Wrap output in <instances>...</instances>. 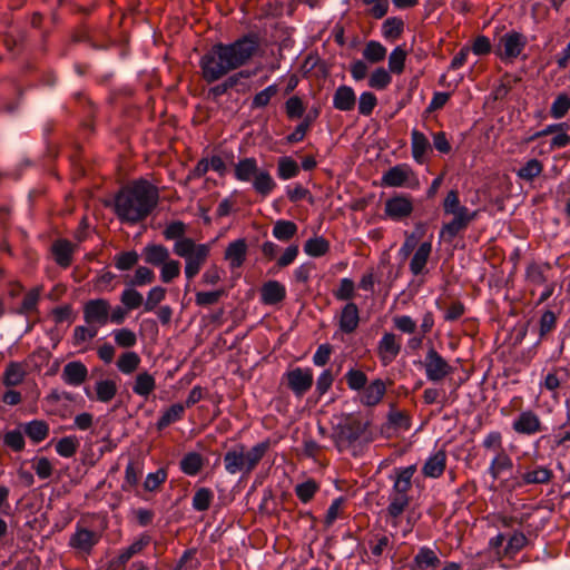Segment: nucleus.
Wrapping results in <instances>:
<instances>
[{
    "label": "nucleus",
    "instance_id": "obj_34",
    "mask_svg": "<svg viewBox=\"0 0 570 570\" xmlns=\"http://www.w3.org/2000/svg\"><path fill=\"white\" fill-rule=\"evenodd\" d=\"M204 460L197 452H189L180 461V469L187 475H196L203 468Z\"/></svg>",
    "mask_w": 570,
    "mask_h": 570
},
{
    "label": "nucleus",
    "instance_id": "obj_38",
    "mask_svg": "<svg viewBox=\"0 0 570 570\" xmlns=\"http://www.w3.org/2000/svg\"><path fill=\"white\" fill-rule=\"evenodd\" d=\"M299 168L297 163L291 157H281L277 161V175L281 179L287 180L298 175Z\"/></svg>",
    "mask_w": 570,
    "mask_h": 570
},
{
    "label": "nucleus",
    "instance_id": "obj_55",
    "mask_svg": "<svg viewBox=\"0 0 570 570\" xmlns=\"http://www.w3.org/2000/svg\"><path fill=\"white\" fill-rule=\"evenodd\" d=\"M277 92H278V88L276 85L268 86L267 88L257 92L254 96L253 101H252V107L253 108L266 107L269 104L271 99L277 95Z\"/></svg>",
    "mask_w": 570,
    "mask_h": 570
},
{
    "label": "nucleus",
    "instance_id": "obj_49",
    "mask_svg": "<svg viewBox=\"0 0 570 570\" xmlns=\"http://www.w3.org/2000/svg\"><path fill=\"white\" fill-rule=\"evenodd\" d=\"M392 81V77L384 68L375 69L368 79V86L376 90L385 89Z\"/></svg>",
    "mask_w": 570,
    "mask_h": 570
},
{
    "label": "nucleus",
    "instance_id": "obj_60",
    "mask_svg": "<svg viewBox=\"0 0 570 570\" xmlns=\"http://www.w3.org/2000/svg\"><path fill=\"white\" fill-rule=\"evenodd\" d=\"M4 444L16 452H20L24 449V438L21 431L12 430L8 431L3 436Z\"/></svg>",
    "mask_w": 570,
    "mask_h": 570
},
{
    "label": "nucleus",
    "instance_id": "obj_24",
    "mask_svg": "<svg viewBox=\"0 0 570 570\" xmlns=\"http://www.w3.org/2000/svg\"><path fill=\"white\" fill-rule=\"evenodd\" d=\"M432 253V244L431 242L422 243L416 252L414 253L411 262H410V271L413 275L417 276L425 272L426 263Z\"/></svg>",
    "mask_w": 570,
    "mask_h": 570
},
{
    "label": "nucleus",
    "instance_id": "obj_19",
    "mask_svg": "<svg viewBox=\"0 0 570 570\" xmlns=\"http://www.w3.org/2000/svg\"><path fill=\"white\" fill-rule=\"evenodd\" d=\"M412 157L417 164H424L428 153L431 151V144L425 135L417 129L411 131Z\"/></svg>",
    "mask_w": 570,
    "mask_h": 570
},
{
    "label": "nucleus",
    "instance_id": "obj_46",
    "mask_svg": "<svg viewBox=\"0 0 570 570\" xmlns=\"http://www.w3.org/2000/svg\"><path fill=\"white\" fill-rule=\"evenodd\" d=\"M120 302L130 312L144 304V296L135 288L128 287L121 293Z\"/></svg>",
    "mask_w": 570,
    "mask_h": 570
},
{
    "label": "nucleus",
    "instance_id": "obj_37",
    "mask_svg": "<svg viewBox=\"0 0 570 570\" xmlns=\"http://www.w3.org/2000/svg\"><path fill=\"white\" fill-rule=\"evenodd\" d=\"M26 434L36 443L43 441L49 434V426L46 422L35 420L26 424Z\"/></svg>",
    "mask_w": 570,
    "mask_h": 570
},
{
    "label": "nucleus",
    "instance_id": "obj_31",
    "mask_svg": "<svg viewBox=\"0 0 570 570\" xmlns=\"http://www.w3.org/2000/svg\"><path fill=\"white\" fill-rule=\"evenodd\" d=\"M297 233V225L292 220L279 219L275 222L273 227V236L281 240L287 242L292 239Z\"/></svg>",
    "mask_w": 570,
    "mask_h": 570
},
{
    "label": "nucleus",
    "instance_id": "obj_39",
    "mask_svg": "<svg viewBox=\"0 0 570 570\" xmlns=\"http://www.w3.org/2000/svg\"><path fill=\"white\" fill-rule=\"evenodd\" d=\"M26 376V372L21 364L10 363L3 374V384L6 386L19 385Z\"/></svg>",
    "mask_w": 570,
    "mask_h": 570
},
{
    "label": "nucleus",
    "instance_id": "obj_40",
    "mask_svg": "<svg viewBox=\"0 0 570 570\" xmlns=\"http://www.w3.org/2000/svg\"><path fill=\"white\" fill-rule=\"evenodd\" d=\"M140 364V357L136 352H126L117 361L118 370L124 374H131Z\"/></svg>",
    "mask_w": 570,
    "mask_h": 570
},
{
    "label": "nucleus",
    "instance_id": "obj_20",
    "mask_svg": "<svg viewBox=\"0 0 570 570\" xmlns=\"http://www.w3.org/2000/svg\"><path fill=\"white\" fill-rule=\"evenodd\" d=\"M246 254V240L244 238H239L228 244L225 250V259L228 261L232 268H238L244 264Z\"/></svg>",
    "mask_w": 570,
    "mask_h": 570
},
{
    "label": "nucleus",
    "instance_id": "obj_36",
    "mask_svg": "<svg viewBox=\"0 0 570 570\" xmlns=\"http://www.w3.org/2000/svg\"><path fill=\"white\" fill-rule=\"evenodd\" d=\"M275 186L276 184L268 171L259 170L254 177L253 187L263 196L269 195Z\"/></svg>",
    "mask_w": 570,
    "mask_h": 570
},
{
    "label": "nucleus",
    "instance_id": "obj_33",
    "mask_svg": "<svg viewBox=\"0 0 570 570\" xmlns=\"http://www.w3.org/2000/svg\"><path fill=\"white\" fill-rule=\"evenodd\" d=\"M185 412V405L180 403H175L169 406L163 415L159 417L157 422V429L159 431L164 430L168 425L181 420Z\"/></svg>",
    "mask_w": 570,
    "mask_h": 570
},
{
    "label": "nucleus",
    "instance_id": "obj_61",
    "mask_svg": "<svg viewBox=\"0 0 570 570\" xmlns=\"http://www.w3.org/2000/svg\"><path fill=\"white\" fill-rule=\"evenodd\" d=\"M377 105V99L373 92L365 91L358 99V112L363 116H370Z\"/></svg>",
    "mask_w": 570,
    "mask_h": 570
},
{
    "label": "nucleus",
    "instance_id": "obj_47",
    "mask_svg": "<svg viewBox=\"0 0 570 570\" xmlns=\"http://www.w3.org/2000/svg\"><path fill=\"white\" fill-rule=\"evenodd\" d=\"M543 166L538 159L528 160L519 170L517 175L519 178L531 181L542 173Z\"/></svg>",
    "mask_w": 570,
    "mask_h": 570
},
{
    "label": "nucleus",
    "instance_id": "obj_57",
    "mask_svg": "<svg viewBox=\"0 0 570 570\" xmlns=\"http://www.w3.org/2000/svg\"><path fill=\"white\" fill-rule=\"evenodd\" d=\"M180 274V263L175 259H167L161 265L160 278L164 283H170L174 278Z\"/></svg>",
    "mask_w": 570,
    "mask_h": 570
},
{
    "label": "nucleus",
    "instance_id": "obj_9",
    "mask_svg": "<svg viewBox=\"0 0 570 570\" xmlns=\"http://www.w3.org/2000/svg\"><path fill=\"white\" fill-rule=\"evenodd\" d=\"M283 380L296 397H302L312 387L314 377L311 368L295 367L287 371Z\"/></svg>",
    "mask_w": 570,
    "mask_h": 570
},
{
    "label": "nucleus",
    "instance_id": "obj_45",
    "mask_svg": "<svg viewBox=\"0 0 570 570\" xmlns=\"http://www.w3.org/2000/svg\"><path fill=\"white\" fill-rule=\"evenodd\" d=\"M97 334H98V328L96 326H92V325L76 326L73 328V334H72V344L75 346H81L86 342H89L92 338H95L97 336Z\"/></svg>",
    "mask_w": 570,
    "mask_h": 570
},
{
    "label": "nucleus",
    "instance_id": "obj_62",
    "mask_svg": "<svg viewBox=\"0 0 570 570\" xmlns=\"http://www.w3.org/2000/svg\"><path fill=\"white\" fill-rule=\"evenodd\" d=\"M409 505V498L404 494H395L387 507V512L391 517L397 518L403 513L405 508Z\"/></svg>",
    "mask_w": 570,
    "mask_h": 570
},
{
    "label": "nucleus",
    "instance_id": "obj_21",
    "mask_svg": "<svg viewBox=\"0 0 570 570\" xmlns=\"http://www.w3.org/2000/svg\"><path fill=\"white\" fill-rule=\"evenodd\" d=\"M286 296V288L277 281L266 282L261 289V301L265 305H275Z\"/></svg>",
    "mask_w": 570,
    "mask_h": 570
},
{
    "label": "nucleus",
    "instance_id": "obj_4",
    "mask_svg": "<svg viewBox=\"0 0 570 570\" xmlns=\"http://www.w3.org/2000/svg\"><path fill=\"white\" fill-rule=\"evenodd\" d=\"M443 212L445 215H452L451 222L444 224L441 228V237L454 238L461 230L475 218L476 212H470L468 207L461 205L458 190H450L443 202Z\"/></svg>",
    "mask_w": 570,
    "mask_h": 570
},
{
    "label": "nucleus",
    "instance_id": "obj_15",
    "mask_svg": "<svg viewBox=\"0 0 570 570\" xmlns=\"http://www.w3.org/2000/svg\"><path fill=\"white\" fill-rule=\"evenodd\" d=\"M401 351L400 340L394 333H384L377 345V354L383 365L392 363Z\"/></svg>",
    "mask_w": 570,
    "mask_h": 570
},
{
    "label": "nucleus",
    "instance_id": "obj_53",
    "mask_svg": "<svg viewBox=\"0 0 570 570\" xmlns=\"http://www.w3.org/2000/svg\"><path fill=\"white\" fill-rule=\"evenodd\" d=\"M406 52L401 47H396L389 57V69L393 73L400 75L404 69Z\"/></svg>",
    "mask_w": 570,
    "mask_h": 570
},
{
    "label": "nucleus",
    "instance_id": "obj_22",
    "mask_svg": "<svg viewBox=\"0 0 570 570\" xmlns=\"http://www.w3.org/2000/svg\"><path fill=\"white\" fill-rule=\"evenodd\" d=\"M356 104L354 90L345 85L337 87L333 95V106L340 111H351Z\"/></svg>",
    "mask_w": 570,
    "mask_h": 570
},
{
    "label": "nucleus",
    "instance_id": "obj_17",
    "mask_svg": "<svg viewBox=\"0 0 570 570\" xmlns=\"http://www.w3.org/2000/svg\"><path fill=\"white\" fill-rule=\"evenodd\" d=\"M360 323V312L355 303H346L340 314L338 326L340 330L345 334L353 333Z\"/></svg>",
    "mask_w": 570,
    "mask_h": 570
},
{
    "label": "nucleus",
    "instance_id": "obj_64",
    "mask_svg": "<svg viewBox=\"0 0 570 570\" xmlns=\"http://www.w3.org/2000/svg\"><path fill=\"white\" fill-rule=\"evenodd\" d=\"M393 324L396 330L405 334H413L416 330V322L409 315L394 316Z\"/></svg>",
    "mask_w": 570,
    "mask_h": 570
},
{
    "label": "nucleus",
    "instance_id": "obj_11",
    "mask_svg": "<svg viewBox=\"0 0 570 570\" xmlns=\"http://www.w3.org/2000/svg\"><path fill=\"white\" fill-rule=\"evenodd\" d=\"M109 312L110 304L106 298L89 299L83 305V320L87 325L99 328L109 322Z\"/></svg>",
    "mask_w": 570,
    "mask_h": 570
},
{
    "label": "nucleus",
    "instance_id": "obj_63",
    "mask_svg": "<svg viewBox=\"0 0 570 570\" xmlns=\"http://www.w3.org/2000/svg\"><path fill=\"white\" fill-rule=\"evenodd\" d=\"M165 295H166L165 288H163L160 286L153 287L148 292L147 299L144 304L145 311L146 312L154 311L155 307L165 298Z\"/></svg>",
    "mask_w": 570,
    "mask_h": 570
},
{
    "label": "nucleus",
    "instance_id": "obj_13",
    "mask_svg": "<svg viewBox=\"0 0 570 570\" xmlns=\"http://www.w3.org/2000/svg\"><path fill=\"white\" fill-rule=\"evenodd\" d=\"M101 534L87 528H77L70 537L69 544L78 553L89 554L92 548L100 541Z\"/></svg>",
    "mask_w": 570,
    "mask_h": 570
},
{
    "label": "nucleus",
    "instance_id": "obj_59",
    "mask_svg": "<svg viewBox=\"0 0 570 570\" xmlns=\"http://www.w3.org/2000/svg\"><path fill=\"white\" fill-rule=\"evenodd\" d=\"M317 490H318V485L313 480H308V481L299 483L295 487L296 495L304 503L308 502L314 497V494L316 493Z\"/></svg>",
    "mask_w": 570,
    "mask_h": 570
},
{
    "label": "nucleus",
    "instance_id": "obj_7",
    "mask_svg": "<svg viewBox=\"0 0 570 570\" xmlns=\"http://www.w3.org/2000/svg\"><path fill=\"white\" fill-rule=\"evenodd\" d=\"M382 185L386 187L419 188V179L412 168L406 164L396 165L386 170L382 176Z\"/></svg>",
    "mask_w": 570,
    "mask_h": 570
},
{
    "label": "nucleus",
    "instance_id": "obj_48",
    "mask_svg": "<svg viewBox=\"0 0 570 570\" xmlns=\"http://www.w3.org/2000/svg\"><path fill=\"white\" fill-rule=\"evenodd\" d=\"M214 499V493L208 488L198 489L193 497V508L196 511H206L209 509Z\"/></svg>",
    "mask_w": 570,
    "mask_h": 570
},
{
    "label": "nucleus",
    "instance_id": "obj_56",
    "mask_svg": "<svg viewBox=\"0 0 570 570\" xmlns=\"http://www.w3.org/2000/svg\"><path fill=\"white\" fill-rule=\"evenodd\" d=\"M138 259H139V256H138L137 252H135V250L124 252V253L118 254L115 257V266L119 271H128L137 264Z\"/></svg>",
    "mask_w": 570,
    "mask_h": 570
},
{
    "label": "nucleus",
    "instance_id": "obj_8",
    "mask_svg": "<svg viewBox=\"0 0 570 570\" xmlns=\"http://www.w3.org/2000/svg\"><path fill=\"white\" fill-rule=\"evenodd\" d=\"M528 43L527 37L518 31H509L499 38L497 55L504 61L517 59Z\"/></svg>",
    "mask_w": 570,
    "mask_h": 570
},
{
    "label": "nucleus",
    "instance_id": "obj_41",
    "mask_svg": "<svg viewBox=\"0 0 570 570\" xmlns=\"http://www.w3.org/2000/svg\"><path fill=\"white\" fill-rule=\"evenodd\" d=\"M330 249L328 242L323 237H314L306 240L304 252L312 257L325 255Z\"/></svg>",
    "mask_w": 570,
    "mask_h": 570
},
{
    "label": "nucleus",
    "instance_id": "obj_14",
    "mask_svg": "<svg viewBox=\"0 0 570 570\" xmlns=\"http://www.w3.org/2000/svg\"><path fill=\"white\" fill-rule=\"evenodd\" d=\"M512 429L524 435H533L544 430L540 417L531 410L522 411L513 421Z\"/></svg>",
    "mask_w": 570,
    "mask_h": 570
},
{
    "label": "nucleus",
    "instance_id": "obj_28",
    "mask_svg": "<svg viewBox=\"0 0 570 570\" xmlns=\"http://www.w3.org/2000/svg\"><path fill=\"white\" fill-rule=\"evenodd\" d=\"M258 171L255 158H244L235 166V177L240 181L252 180Z\"/></svg>",
    "mask_w": 570,
    "mask_h": 570
},
{
    "label": "nucleus",
    "instance_id": "obj_35",
    "mask_svg": "<svg viewBox=\"0 0 570 570\" xmlns=\"http://www.w3.org/2000/svg\"><path fill=\"white\" fill-rule=\"evenodd\" d=\"M386 48L379 41H368L363 49V57L371 63H377L385 59Z\"/></svg>",
    "mask_w": 570,
    "mask_h": 570
},
{
    "label": "nucleus",
    "instance_id": "obj_29",
    "mask_svg": "<svg viewBox=\"0 0 570 570\" xmlns=\"http://www.w3.org/2000/svg\"><path fill=\"white\" fill-rule=\"evenodd\" d=\"M513 466L512 459L503 450L495 453L489 466V473L493 479H498L502 472L510 471Z\"/></svg>",
    "mask_w": 570,
    "mask_h": 570
},
{
    "label": "nucleus",
    "instance_id": "obj_3",
    "mask_svg": "<svg viewBox=\"0 0 570 570\" xmlns=\"http://www.w3.org/2000/svg\"><path fill=\"white\" fill-rule=\"evenodd\" d=\"M269 450V441H263L250 449L238 443L224 454V466L227 473L250 474Z\"/></svg>",
    "mask_w": 570,
    "mask_h": 570
},
{
    "label": "nucleus",
    "instance_id": "obj_42",
    "mask_svg": "<svg viewBox=\"0 0 570 570\" xmlns=\"http://www.w3.org/2000/svg\"><path fill=\"white\" fill-rule=\"evenodd\" d=\"M117 393V385L111 380H101L96 383L97 400L102 403L110 402Z\"/></svg>",
    "mask_w": 570,
    "mask_h": 570
},
{
    "label": "nucleus",
    "instance_id": "obj_25",
    "mask_svg": "<svg viewBox=\"0 0 570 570\" xmlns=\"http://www.w3.org/2000/svg\"><path fill=\"white\" fill-rule=\"evenodd\" d=\"M445 464L446 454L444 451L440 450L426 460L422 472L425 476L439 478L443 473Z\"/></svg>",
    "mask_w": 570,
    "mask_h": 570
},
{
    "label": "nucleus",
    "instance_id": "obj_43",
    "mask_svg": "<svg viewBox=\"0 0 570 570\" xmlns=\"http://www.w3.org/2000/svg\"><path fill=\"white\" fill-rule=\"evenodd\" d=\"M79 448V440L75 435H69L60 439L56 444L57 453L62 458H71L76 454Z\"/></svg>",
    "mask_w": 570,
    "mask_h": 570
},
{
    "label": "nucleus",
    "instance_id": "obj_1",
    "mask_svg": "<svg viewBox=\"0 0 570 570\" xmlns=\"http://www.w3.org/2000/svg\"><path fill=\"white\" fill-rule=\"evenodd\" d=\"M258 49L255 37L245 36L233 43L214 45L202 58V76L208 83L214 82L230 71L246 65Z\"/></svg>",
    "mask_w": 570,
    "mask_h": 570
},
{
    "label": "nucleus",
    "instance_id": "obj_27",
    "mask_svg": "<svg viewBox=\"0 0 570 570\" xmlns=\"http://www.w3.org/2000/svg\"><path fill=\"white\" fill-rule=\"evenodd\" d=\"M52 253L57 264L61 267H68L72 261L73 245L66 239L53 243Z\"/></svg>",
    "mask_w": 570,
    "mask_h": 570
},
{
    "label": "nucleus",
    "instance_id": "obj_44",
    "mask_svg": "<svg viewBox=\"0 0 570 570\" xmlns=\"http://www.w3.org/2000/svg\"><path fill=\"white\" fill-rule=\"evenodd\" d=\"M414 466H407L399 472L397 478L394 482L395 494L406 495L407 491L411 489V480L414 474Z\"/></svg>",
    "mask_w": 570,
    "mask_h": 570
},
{
    "label": "nucleus",
    "instance_id": "obj_58",
    "mask_svg": "<svg viewBox=\"0 0 570 570\" xmlns=\"http://www.w3.org/2000/svg\"><path fill=\"white\" fill-rule=\"evenodd\" d=\"M570 109V98L559 95L551 105L550 114L554 119L562 118Z\"/></svg>",
    "mask_w": 570,
    "mask_h": 570
},
{
    "label": "nucleus",
    "instance_id": "obj_5",
    "mask_svg": "<svg viewBox=\"0 0 570 570\" xmlns=\"http://www.w3.org/2000/svg\"><path fill=\"white\" fill-rule=\"evenodd\" d=\"M174 253L185 259V275L190 281L206 263L210 253V245L197 244L194 239H183L174 244Z\"/></svg>",
    "mask_w": 570,
    "mask_h": 570
},
{
    "label": "nucleus",
    "instance_id": "obj_32",
    "mask_svg": "<svg viewBox=\"0 0 570 570\" xmlns=\"http://www.w3.org/2000/svg\"><path fill=\"white\" fill-rule=\"evenodd\" d=\"M155 387L156 382L154 376L147 372H142L136 376L132 391L139 396L148 397L149 394L155 390Z\"/></svg>",
    "mask_w": 570,
    "mask_h": 570
},
{
    "label": "nucleus",
    "instance_id": "obj_18",
    "mask_svg": "<svg viewBox=\"0 0 570 570\" xmlns=\"http://www.w3.org/2000/svg\"><path fill=\"white\" fill-rule=\"evenodd\" d=\"M61 376L67 384L79 386L86 381L88 370L86 365L79 361L69 362L63 366Z\"/></svg>",
    "mask_w": 570,
    "mask_h": 570
},
{
    "label": "nucleus",
    "instance_id": "obj_23",
    "mask_svg": "<svg viewBox=\"0 0 570 570\" xmlns=\"http://www.w3.org/2000/svg\"><path fill=\"white\" fill-rule=\"evenodd\" d=\"M552 478V470L542 465L529 466L521 476L522 483L525 485L548 484Z\"/></svg>",
    "mask_w": 570,
    "mask_h": 570
},
{
    "label": "nucleus",
    "instance_id": "obj_6",
    "mask_svg": "<svg viewBox=\"0 0 570 570\" xmlns=\"http://www.w3.org/2000/svg\"><path fill=\"white\" fill-rule=\"evenodd\" d=\"M366 425L360 420L347 416L333 430L332 439L340 452L351 448L365 432Z\"/></svg>",
    "mask_w": 570,
    "mask_h": 570
},
{
    "label": "nucleus",
    "instance_id": "obj_26",
    "mask_svg": "<svg viewBox=\"0 0 570 570\" xmlns=\"http://www.w3.org/2000/svg\"><path fill=\"white\" fill-rule=\"evenodd\" d=\"M144 259L147 264L161 266L169 258V250L157 244H148L142 250Z\"/></svg>",
    "mask_w": 570,
    "mask_h": 570
},
{
    "label": "nucleus",
    "instance_id": "obj_30",
    "mask_svg": "<svg viewBox=\"0 0 570 570\" xmlns=\"http://www.w3.org/2000/svg\"><path fill=\"white\" fill-rule=\"evenodd\" d=\"M414 562L417 569L426 570L439 567L441 561L432 549L422 547L416 553Z\"/></svg>",
    "mask_w": 570,
    "mask_h": 570
},
{
    "label": "nucleus",
    "instance_id": "obj_10",
    "mask_svg": "<svg viewBox=\"0 0 570 570\" xmlns=\"http://www.w3.org/2000/svg\"><path fill=\"white\" fill-rule=\"evenodd\" d=\"M423 366L426 379L431 382H440L452 373V366L434 348H430L425 355Z\"/></svg>",
    "mask_w": 570,
    "mask_h": 570
},
{
    "label": "nucleus",
    "instance_id": "obj_54",
    "mask_svg": "<svg viewBox=\"0 0 570 570\" xmlns=\"http://www.w3.org/2000/svg\"><path fill=\"white\" fill-rule=\"evenodd\" d=\"M185 233L186 225L180 220H176L166 226L164 236L166 239H175V243H179L183 239H189L188 237H185Z\"/></svg>",
    "mask_w": 570,
    "mask_h": 570
},
{
    "label": "nucleus",
    "instance_id": "obj_52",
    "mask_svg": "<svg viewBox=\"0 0 570 570\" xmlns=\"http://www.w3.org/2000/svg\"><path fill=\"white\" fill-rule=\"evenodd\" d=\"M333 295L338 301H350L355 296V285L351 278H342L338 287L333 292Z\"/></svg>",
    "mask_w": 570,
    "mask_h": 570
},
{
    "label": "nucleus",
    "instance_id": "obj_12",
    "mask_svg": "<svg viewBox=\"0 0 570 570\" xmlns=\"http://www.w3.org/2000/svg\"><path fill=\"white\" fill-rule=\"evenodd\" d=\"M414 210L413 199L410 195L397 194L385 202L384 214L392 220H403Z\"/></svg>",
    "mask_w": 570,
    "mask_h": 570
},
{
    "label": "nucleus",
    "instance_id": "obj_50",
    "mask_svg": "<svg viewBox=\"0 0 570 570\" xmlns=\"http://www.w3.org/2000/svg\"><path fill=\"white\" fill-rule=\"evenodd\" d=\"M114 340L116 344L124 348H130L136 345L137 343V336L136 334L126 327L115 330L112 332Z\"/></svg>",
    "mask_w": 570,
    "mask_h": 570
},
{
    "label": "nucleus",
    "instance_id": "obj_51",
    "mask_svg": "<svg viewBox=\"0 0 570 570\" xmlns=\"http://www.w3.org/2000/svg\"><path fill=\"white\" fill-rule=\"evenodd\" d=\"M347 386L354 391H361L366 386L367 376L364 372L355 368H351L345 374Z\"/></svg>",
    "mask_w": 570,
    "mask_h": 570
},
{
    "label": "nucleus",
    "instance_id": "obj_16",
    "mask_svg": "<svg viewBox=\"0 0 570 570\" xmlns=\"http://www.w3.org/2000/svg\"><path fill=\"white\" fill-rule=\"evenodd\" d=\"M386 392V385L381 379L373 380L360 393V402L364 406L377 405Z\"/></svg>",
    "mask_w": 570,
    "mask_h": 570
},
{
    "label": "nucleus",
    "instance_id": "obj_2",
    "mask_svg": "<svg viewBox=\"0 0 570 570\" xmlns=\"http://www.w3.org/2000/svg\"><path fill=\"white\" fill-rule=\"evenodd\" d=\"M159 193L156 186L140 179L122 187L115 197V213L125 223L141 222L156 208Z\"/></svg>",
    "mask_w": 570,
    "mask_h": 570
}]
</instances>
